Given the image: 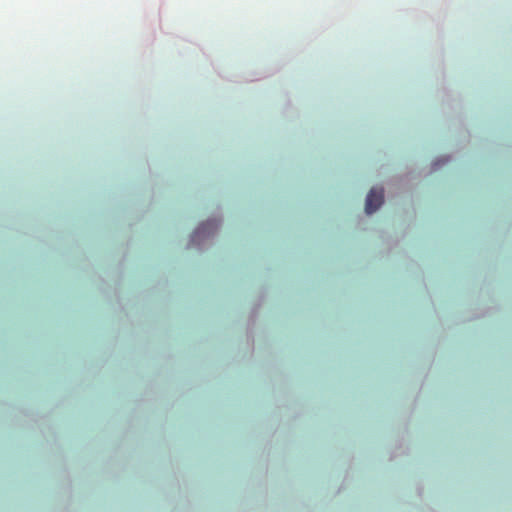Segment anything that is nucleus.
<instances>
[{
    "mask_svg": "<svg viewBox=\"0 0 512 512\" xmlns=\"http://www.w3.org/2000/svg\"><path fill=\"white\" fill-rule=\"evenodd\" d=\"M384 201V190L383 188H372L366 198L365 211L367 214L375 212Z\"/></svg>",
    "mask_w": 512,
    "mask_h": 512,
    "instance_id": "f257e3e1",
    "label": "nucleus"
},
{
    "mask_svg": "<svg viewBox=\"0 0 512 512\" xmlns=\"http://www.w3.org/2000/svg\"><path fill=\"white\" fill-rule=\"evenodd\" d=\"M205 229V225H202L201 227H199L196 231V234H199L200 232L204 231Z\"/></svg>",
    "mask_w": 512,
    "mask_h": 512,
    "instance_id": "f03ea898",
    "label": "nucleus"
}]
</instances>
